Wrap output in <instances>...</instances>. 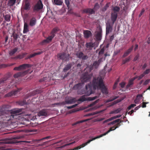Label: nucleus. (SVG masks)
<instances>
[{"mask_svg": "<svg viewBox=\"0 0 150 150\" xmlns=\"http://www.w3.org/2000/svg\"><path fill=\"white\" fill-rule=\"evenodd\" d=\"M85 89V91H82L81 92H79V91L78 92V94H79L82 95L85 94L84 95L81 96L78 100V101L83 102L86 101H92L98 98V97L97 96L93 97H86V96H89L93 93L92 86L91 83H88L86 85Z\"/></svg>", "mask_w": 150, "mask_h": 150, "instance_id": "obj_1", "label": "nucleus"}, {"mask_svg": "<svg viewBox=\"0 0 150 150\" xmlns=\"http://www.w3.org/2000/svg\"><path fill=\"white\" fill-rule=\"evenodd\" d=\"M92 86L94 89H100L102 92L105 94H108L107 89L103 82L101 76L94 77L92 81Z\"/></svg>", "mask_w": 150, "mask_h": 150, "instance_id": "obj_2", "label": "nucleus"}, {"mask_svg": "<svg viewBox=\"0 0 150 150\" xmlns=\"http://www.w3.org/2000/svg\"><path fill=\"white\" fill-rule=\"evenodd\" d=\"M11 106L8 104H5L0 107V118H3V120H5L4 117H6L7 116L5 115L8 113L10 111Z\"/></svg>", "mask_w": 150, "mask_h": 150, "instance_id": "obj_3", "label": "nucleus"}, {"mask_svg": "<svg viewBox=\"0 0 150 150\" xmlns=\"http://www.w3.org/2000/svg\"><path fill=\"white\" fill-rule=\"evenodd\" d=\"M120 123H117V124L111 127L110 129L108 130L106 132L104 133L103 134H101L99 136H97L96 137L93 138V140H95L97 139L100 138L108 134L109 132H110V131H112V130H114L116 129L117 128H118L120 125V123Z\"/></svg>", "mask_w": 150, "mask_h": 150, "instance_id": "obj_4", "label": "nucleus"}, {"mask_svg": "<svg viewBox=\"0 0 150 150\" xmlns=\"http://www.w3.org/2000/svg\"><path fill=\"white\" fill-rule=\"evenodd\" d=\"M69 54L65 52L59 53L57 55V57L58 58L64 61L69 60Z\"/></svg>", "mask_w": 150, "mask_h": 150, "instance_id": "obj_5", "label": "nucleus"}, {"mask_svg": "<svg viewBox=\"0 0 150 150\" xmlns=\"http://www.w3.org/2000/svg\"><path fill=\"white\" fill-rule=\"evenodd\" d=\"M91 78V76L89 74V72L85 71L82 75L81 76V81L86 82L89 81Z\"/></svg>", "mask_w": 150, "mask_h": 150, "instance_id": "obj_6", "label": "nucleus"}, {"mask_svg": "<svg viewBox=\"0 0 150 150\" xmlns=\"http://www.w3.org/2000/svg\"><path fill=\"white\" fill-rule=\"evenodd\" d=\"M33 66V65L25 64L19 66L18 67H16L13 69V70L15 71H20L21 70L25 69L27 68H30Z\"/></svg>", "mask_w": 150, "mask_h": 150, "instance_id": "obj_7", "label": "nucleus"}, {"mask_svg": "<svg viewBox=\"0 0 150 150\" xmlns=\"http://www.w3.org/2000/svg\"><path fill=\"white\" fill-rule=\"evenodd\" d=\"M74 102L75 99L72 98L62 102L55 103L53 105H54L61 106L65 105L66 104H71Z\"/></svg>", "mask_w": 150, "mask_h": 150, "instance_id": "obj_8", "label": "nucleus"}, {"mask_svg": "<svg viewBox=\"0 0 150 150\" xmlns=\"http://www.w3.org/2000/svg\"><path fill=\"white\" fill-rule=\"evenodd\" d=\"M22 108L15 109L10 112V113L13 115V118L17 115H21L22 113Z\"/></svg>", "mask_w": 150, "mask_h": 150, "instance_id": "obj_9", "label": "nucleus"}, {"mask_svg": "<svg viewBox=\"0 0 150 150\" xmlns=\"http://www.w3.org/2000/svg\"><path fill=\"white\" fill-rule=\"evenodd\" d=\"M22 89V88H18L17 90L12 91L5 95V97H11L15 96L19 93L20 91Z\"/></svg>", "mask_w": 150, "mask_h": 150, "instance_id": "obj_10", "label": "nucleus"}, {"mask_svg": "<svg viewBox=\"0 0 150 150\" xmlns=\"http://www.w3.org/2000/svg\"><path fill=\"white\" fill-rule=\"evenodd\" d=\"M43 5L41 2L40 1L38 2L34 6L33 10L34 11H38L42 9L43 8Z\"/></svg>", "mask_w": 150, "mask_h": 150, "instance_id": "obj_11", "label": "nucleus"}, {"mask_svg": "<svg viewBox=\"0 0 150 150\" xmlns=\"http://www.w3.org/2000/svg\"><path fill=\"white\" fill-rule=\"evenodd\" d=\"M96 44H97V43L96 42L93 43L91 42H87L86 43L85 46L88 50H91L93 48L95 47ZM97 45H98V44H97Z\"/></svg>", "mask_w": 150, "mask_h": 150, "instance_id": "obj_12", "label": "nucleus"}, {"mask_svg": "<svg viewBox=\"0 0 150 150\" xmlns=\"http://www.w3.org/2000/svg\"><path fill=\"white\" fill-rule=\"evenodd\" d=\"M112 25H111L110 23H108L106 24V35H108L111 32L112 30Z\"/></svg>", "mask_w": 150, "mask_h": 150, "instance_id": "obj_13", "label": "nucleus"}, {"mask_svg": "<svg viewBox=\"0 0 150 150\" xmlns=\"http://www.w3.org/2000/svg\"><path fill=\"white\" fill-rule=\"evenodd\" d=\"M52 39L49 36L46 39L43 40L40 43V45H44L51 42Z\"/></svg>", "mask_w": 150, "mask_h": 150, "instance_id": "obj_14", "label": "nucleus"}, {"mask_svg": "<svg viewBox=\"0 0 150 150\" xmlns=\"http://www.w3.org/2000/svg\"><path fill=\"white\" fill-rule=\"evenodd\" d=\"M102 30L101 28L99 29V31L97 32V33L95 35V38L97 41L101 40L102 36Z\"/></svg>", "mask_w": 150, "mask_h": 150, "instance_id": "obj_15", "label": "nucleus"}, {"mask_svg": "<svg viewBox=\"0 0 150 150\" xmlns=\"http://www.w3.org/2000/svg\"><path fill=\"white\" fill-rule=\"evenodd\" d=\"M37 23V20L35 17H32L29 20V24L31 27L35 26Z\"/></svg>", "mask_w": 150, "mask_h": 150, "instance_id": "obj_16", "label": "nucleus"}, {"mask_svg": "<svg viewBox=\"0 0 150 150\" xmlns=\"http://www.w3.org/2000/svg\"><path fill=\"white\" fill-rule=\"evenodd\" d=\"M117 16V13L116 12L112 13L111 14V20L112 21V24H113L116 20Z\"/></svg>", "mask_w": 150, "mask_h": 150, "instance_id": "obj_17", "label": "nucleus"}, {"mask_svg": "<svg viewBox=\"0 0 150 150\" xmlns=\"http://www.w3.org/2000/svg\"><path fill=\"white\" fill-rule=\"evenodd\" d=\"M59 29L58 27H55L53 28L51 33V35L49 36L52 39L54 37L55 34L59 30Z\"/></svg>", "mask_w": 150, "mask_h": 150, "instance_id": "obj_18", "label": "nucleus"}, {"mask_svg": "<svg viewBox=\"0 0 150 150\" xmlns=\"http://www.w3.org/2000/svg\"><path fill=\"white\" fill-rule=\"evenodd\" d=\"M99 64L96 61H94L93 64L90 66L89 72L93 70L94 68L97 69Z\"/></svg>", "mask_w": 150, "mask_h": 150, "instance_id": "obj_19", "label": "nucleus"}, {"mask_svg": "<svg viewBox=\"0 0 150 150\" xmlns=\"http://www.w3.org/2000/svg\"><path fill=\"white\" fill-rule=\"evenodd\" d=\"M82 13H89L91 14H94L95 12L92 9L87 8L83 9V10Z\"/></svg>", "mask_w": 150, "mask_h": 150, "instance_id": "obj_20", "label": "nucleus"}, {"mask_svg": "<svg viewBox=\"0 0 150 150\" xmlns=\"http://www.w3.org/2000/svg\"><path fill=\"white\" fill-rule=\"evenodd\" d=\"M83 85V83H78L77 84L75 85L73 88V89L74 90H78L79 92H80L79 90H80L82 88V86Z\"/></svg>", "mask_w": 150, "mask_h": 150, "instance_id": "obj_21", "label": "nucleus"}, {"mask_svg": "<svg viewBox=\"0 0 150 150\" xmlns=\"http://www.w3.org/2000/svg\"><path fill=\"white\" fill-rule=\"evenodd\" d=\"M47 112L45 110H42L40 111L38 114L39 116H47Z\"/></svg>", "mask_w": 150, "mask_h": 150, "instance_id": "obj_22", "label": "nucleus"}, {"mask_svg": "<svg viewBox=\"0 0 150 150\" xmlns=\"http://www.w3.org/2000/svg\"><path fill=\"white\" fill-rule=\"evenodd\" d=\"M26 73V71L19 72L14 75L13 76L15 78H17L18 77L24 76Z\"/></svg>", "mask_w": 150, "mask_h": 150, "instance_id": "obj_23", "label": "nucleus"}, {"mask_svg": "<svg viewBox=\"0 0 150 150\" xmlns=\"http://www.w3.org/2000/svg\"><path fill=\"white\" fill-rule=\"evenodd\" d=\"M72 66L71 63H69L67 64L65 67L64 68L63 71L64 72H66L67 71L69 70L71 68Z\"/></svg>", "mask_w": 150, "mask_h": 150, "instance_id": "obj_24", "label": "nucleus"}, {"mask_svg": "<svg viewBox=\"0 0 150 150\" xmlns=\"http://www.w3.org/2000/svg\"><path fill=\"white\" fill-rule=\"evenodd\" d=\"M30 8V3L28 1L25 0V3L24 6V8L25 10H29Z\"/></svg>", "mask_w": 150, "mask_h": 150, "instance_id": "obj_25", "label": "nucleus"}, {"mask_svg": "<svg viewBox=\"0 0 150 150\" xmlns=\"http://www.w3.org/2000/svg\"><path fill=\"white\" fill-rule=\"evenodd\" d=\"M28 25L27 23L24 22L23 33H25L29 31Z\"/></svg>", "mask_w": 150, "mask_h": 150, "instance_id": "obj_26", "label": "nucleus"}, {"mask_svg": "<svg viewBox=\"0 0 150 150\" xmlns=\"http://www.w3.org/2000/svg\"><path fill=\"white\" fill-rule=\"evenodd\" d=\"M84 37L88 38L92 34L90 31L89 30L84 31L83 33Z\"/></svg>", "mask_w": 150, "mask_h": 150, "instance_id": "obj_27", "label": "nucleus"}, {"mask_svg": "<svg viewBox=\"0 0 150 150\" xmlns=\"http://www.w3.org/2000/svg\"><path fill=\"white\" fill-rule=\"evenodd\" d=\"M8 78V77L6 76L0 79V87L3 86L5 81L7 80Z\"/></svg>", "mask_w": 150, "mask_h": 150, "instance_id": "obj_28", "label": "nucleus"}, {"mask_svg": "<svg viewBox=\"0 0 150 150\" xmlns=\"http://www.w3.org/2000/svg\"><path fill=\"white\" fill-rule=\"evenodd\" d=\"M54 3L57 5H62L63 2L62 0H53Z\"/></svg>", "mask_w": 150, "mask_h": 150, "instance_id": "obj_29", "label": "nucleus"}, {"mask_svg": "<svg viewBox=\"0 0 150 150\" xmlns=\"http://www.w3.org/2000/svg\"><path fill=\"white\" fill-rule=\"evenodd\" d=\"M16 0H9L8 2V6H11L14 5L16 3Z\"/></svg>", "mask_w": 150, "mask_h": 150, "instance_id": "obj_30", "label": "nucleus"}, {"mask_svg": "<svg viewBox=\"0 0 150 150\" xmlns=\"http://www.w3.org/2000/svg\"><path fill=\"white\" fill-rule=\"evenodd\" d=\"M26 54L27 53H23L21 54H20L18 55L15 58L16 59H21L24 58V57Z\"/></svg>", "mask_w": 150, "mask_h": 150, "instance_id": "obj_31", "label": "nucleus"}, {"mask_svg": "<svg viewBox=\"0 0 150 150\" xmlns=\"http://www.w3.org/2000/svg\"><path fill=\"white\" fill-rule=\"evenodd\" d=\"M15 63H11L9 64H0V68H5L7 67L11 66L13 65Z\"/></svg>", "mask_w": 150, "mask_h": 150, "instance_id": "obj_32", "label": "nucleus"}, {"mask_svg": "<svg viewBox=\"0 0 150 150\" xmlns=\"http://www.w3.org/2000/svg\"><path fill=\"white\" fill-rule=\"evenodd\" d=\"M5 20L7 22H9L10 21L11 18L10 14H6L4 16Z\"/></svg>", "mask_w": 150, "mask_h": 150, "instance_id": "obj_33", "label": "nucleus"}, {"mask_svg": "<svg viewBox=\"0 0 150 150\" xmlns=\"http://www.w3.org/2000/svg\"><path fill=\"white\" fill-rule=\"evenodd\" d=\"M131 47H130L127 51H126L124 53V54H123V55L122 56V57L123 58H124V57H126L127 56V55H128V54L131 52Z\"/></svg>", "mask_w": 150, "mask_h": 150, "instance_id": "obj_34", "label": "nucleus"}, {"mask_svg": "<svg viewBox=\"0 0 150 150\" xmlns=\"http://www.w3.org/2000/svg\"><path fill=\"white\" fill-rule=\"evenodd\" d=\"M18 49L17 48H15L11 50L9 53L10 56L13 55L18 50Z\"/></svg>", "mask_w": 150, "mask_h": 150, "instance_id": "obj_35", "label": "nucleus"}, {"mask_svg": "<svg viewBox=\"0 0 150 150\" xmlns=\"http://www.w3.org/2000/svg\"><path fill=\"white\" fill-rule=\"evenodd\" d=\"M121 110V109L120 108H118L110 112V114H117L120 112Z\"/></svg>", "mask_w": 150, "mask_h": 150, "instance_id": "obj_36", "label": "nucleus"}, {"mask_svg": "<svg viewBox=\"0 0 150 150\" xmlns=\"http://www.w3.org/2000/svg\"><path fill=\"white\" fill-rule=\"evenodd\" d=\"M75 54L77 57L81 59L82 56L83 55V54L82 52H79L76 53Z\"/></svg>", "mask_w": 150, "mask_h": 150, "instance_id": "obj_37", "label": "nucleus"}, {"mask_svg": "<svg viewBox=\"0 0 150 150\" xmlns=\"http://www.w3.org/2000/svg\"><path fill=\"white\" fill-rule=\"evenodd\" d=\"M13 37L14 38V41L17 40L18 37L19 36V35L16 34L15 32H14L12 34Z\"/></svg>", "mask_w": 150, "mask_h": 150, "instance_id": "obj_38", "label": "nucleus"}, {"mask_svg": "<svg viewBox=\"0 0 150 150\" xmlns=\"http://www.w3.org/2000/svg\"><path fill=\"white\" fill-rule=\"evenodd\" d=\"M144 76V75L143 74H141L140 76H138L137 77H136L134 78L133 79H132V82L136 78H137L138 79V80H139L141 79H142Z\"/></svg>", "mask_w": 150, "mask_h": 150, "instance_id": "obj_39", "label": "nucleus"}, {"mask_svg": "<svg viewBox=\"0 0 150 150\" xmlns=\"http://www.w3.org/2000/svg\"><path fill=\"white\" fill-rule=\"evenodd\" d=\"M112 10L114 11V12L117 13L120 11V8L118 6H115L113 8Z\"/></svg>", "mask_w": 150, "mask_h": 150, "instance_id": "obj_40", "label": "nucleus"}, {"mask_svg": "<svg viewBox=\"0 0 150 150\" xmlns=\"http://www.w3.org/2000/svg\"><path fill=\"white\" fill-rule=\"evenodd\" d=\"M17 103L21 106H23L26 104V102L25 100L20 101L17 102Z\"/></svg>", "mask_w": 150, "mask_h": 150, "instance_id": "obj_41", "label": "nucleus"}, {"mask_svg": "<svg viewBox=\"0 0 150 150\" xmlns=\"http://www.w3.org/2000/svg\"><path fill=\"white\" fill-rule=\"evenodd\" d=\"M120 119H117V120H114L112 122L108 124V125H114L116 123L120 121Z\"/></svg>", "mask_w": 150, "mask_h": 150, "instance_id": "obj_42", "label": "nucleus"}, {"mask_svg": "<svg viewBox=\"0 0 150 150\" xmlns=\"http://www.w3.org/2000/svg\"><path fill=\"white\" fill-rule=\"evenodd\" d=\"M118 98V96H114V97L113 98H110V99H108L107 101V102L108 103L110 102H111L114 100Z\"/></svg>", "mask_w": 150, "mask_h": 150, "instance_id": "obj_43", "label": "nucleus"}, {"mask_svg": "<svg viewBox=\"0 0 150 150\" xmlns=\"http://www.w3.org/2000/svg\"><path fill=\"white\" fill-rule=\"evenodd\" d=\"M108 7L109 4L108 3H107L106 4L105 6L103 8L102 11H105L108 9Z\"/></svg>", "mask_w": 150, "mask_h": 150, "instance_id": "obj_44", "label": "nucleus"}, {"mask_svg": "<svg viewBox=\"0 0 150 150\" xmlns=\"http://www.w3.org/2000/svg\"><path fill=\"white\" fill-rule=\"evenodd\" d=\"M150 72V69H146L145 71L143 73V74L145 76V75L148 74Z\"/></svg>", "mask_w": 150, "mask_h": 150, "instance_id": "obj_45", "label": "nucleus"}, {"mask_svg": "<svg viewBox=\"0 0 150 150\" xmlns=\"http://www.w3.org/2000/svg\"><path fill=\"white\" fill-rule=\"evenodd\" d=\"M65 3L67 5L68 7V9H69V5L70 4L69 0H65Z\"/></svg>", "mask_w": 150, "mask_h": 150, "instance_id": "obj_46", "label": "nucleus"}, {"mask_svg": "<svg viewBox=\"0 0 150 150\" xmlns=\"http://www.w3.org/2000/svg\"><path fill=\"white\" fill-rule=\"evenodd\" d=\"M130 59V57L127 58H126L125 60H124L123 61V64H125V63L129 61Z\"/></svg>", "mask_w": 150, "mask_h": 150, "instance_id": "obj_47", "label": "nucleus"}, {"mask_svg": "<svg viewBox=\"0 0 150 150\" xmlns=\"http://www.w3.org/2000/svg\"><path fill=\"white\" fill-rule=\"evenodd\" d=\"M98 100L95 101L93 102L92 103L89 105V106L90 107L93 106L95 105L96 103H98Z\"/></svg>", "mask_w": 150, "mask_h": 150, "instance_id": "obj_48", "label": "nucleus"}, {"mask_svg": "<svg viewBox=\"0 0 150 150\" xmlns=\"http://www.w3.org/2000/svg\"><path fill=\"white\" fill-rule=\"evenodd\" d=\"M104 49L103 48H102L100 51L99 52V54L100 55L103 54L104 53Z\"/></svg>", "mask_w": 150, "mask_h": 150, "instance_id": "obj_49", "label": "nucleus"}, {"mask_svg": "<svg viewBox=\"0 0 150 150\" xmlns=\"http://www.w3.org/2000/svg\"><path fill=\"white\" fill-rule=\"evenodd\" d=\"M77 105H78L77 104H75V105H73L71 106H68L67 107V108L68 109H70L71 108H72L75 107Z\"/></svg>", "mask_w": 150, "mask_h": 150, "instance_id": "obj_50", "label": "nucleus"}, {"mask_svg": "<svg viewBox=\"0 0 150 150\" xmlns=\"http://www.w3.org/2000/svg\"><path fill=\"white\" fill-rule=\"evenodd\" d=\"M125 84V83L124 82H122L120 83V85L122 88H124Z\"/></svg>", "mask_w": 150, "mask_h": 150, "instance_id": "obj_51", "label": "nucleus"}, {"mask_svg": "<svg viewBox=\"0 0 150 150\" xmlns=\"http://www.w3.org/2000/svg\"><path fill=\"white\" fill-rule=\"evenodd\" d=\"M36 56L35 53H34L33 54H31L28 56V58H30Z\"/></svg>", "mask_w": 150, "mask_h": 150, "instance_id": "obj_52", "label": "nucleus"}, {"mask_svg": "<svg viewBox=\"0 0 150 150\" xmlns=\"http://www.w3.org/2000/svg\"><path fill=\"white\" fill-rule=\"evenodd\" d=\"M112 120H112V117H110V118L108 119L107 120H105L103 122V123H106V122H108L109 121H111Z\"/></svg>", "mask_w": 150, "mask_h": 150, "instance_id": "obj_53", "label": "nucleus"}, {"mask_svg": "<svg viewBox=\"0 0 150 150\" xmlns=\"http://www.w3.org/2000/svg\"><path fill=\"white\" fill-rule=\"evenodd\" d=\"M52 137H51V136H47V137H44L43 138H42L40 140H43L44 139H52Z\"/></svg>", "mask_w": 150, "mask_h": 150, "instance_id": "obj_54", "label": "nucleus"}, {"mask_svg": "<svg viewBox=\"0 0 150 150\" xmlns=\"http://www.w3.org/2000/svg\"><path fill=\"white\" fill-rule=\"evenodd\" d=\"M122 116V115H118L115 116H114L112 117V120L114 119H115L117 118H119L120 117Z\"/></svg>", "mask_w": 150, "mask_h": 150, "instance_id": "obj_55", "label": "nucleus"}, {"mask_svg": "<svg viewBox=\"0 0 150 150\" xmlns=\"http://www.w3.org/2000/svg\"><path fill=\"white\" fill-rule=\"evenodd\" d=\"M87 120H81V121H77L75 123V124L76 125V124H77L78 123H82L84 122H86Z\"/></svg>", "mask_w": 150, "mask_h": 150, "instance_id": "obj_56", "label": "nucleus"}, {"mask_svg": "<svg viewBox=\"0 0 150 150\" xmlns=\"http://www.w3.org/2000/svg\"><path fill=\"white\" fill-rule=\"evenodd\" d=\"M99 6L98 4L97 3H96L94 7V9H97L99 8Z\"/></svg>", "mask_w": 150, "mask_h": 150, "instance_id": "obj_57", "label": "nucleus"}, {"mask_svg": "<svg viewBox=\"0 0 150 150\" xmlns=\"http://www.w3.org/2000/svg\"><path fill=\"white\" fill-rule=\"evenodd\" d=\"M88 58V57L86 55H83L81 59L82 60H86V59Z\"/></svg>", "mask_w": 150, "mask_h": 150, "instance_id": "obj_58", "label": "nucleus"}, {"mask_svg": "<svg viewBox=\"0 0 150 150\" xmlns=\"http://www.w3.org/2000/svg\"><path fill=\"white\" fill-rule=\"evenodd\" d=\"M103 58L102 57L100 58L99 59L98 61H96L100 64V63L103 61Z\"/></svg>", "mask_w": 150, "mask_h": 150, "instance_id": "obj_59", "label": "nucleus"}, {"mask_svg": "<svg viewBox=\"0 0 150 150\" xmlns=\"http://www.w3.org/2000/svg\"><path fill=\"white\" fill-rule=\"evenodd\" d=\"M139 57V54H137V55L134 58V59L133 60L134 61H136L138 59Z\"/></svg>", "mask_w": 150, "mask_h": 150, "instance_id": "obj_60", "label": "nucleus"}, {"mask_svg": "<svg viewBox=\"0 0 150 150\" xmlns=\"http://www.w3.org/2000/svg\"><path fill=\"white\" fill-rule=\"evenodd\" d=\"M131 85V79H130L129 80V82L128 84H127V88H128L129 87H130Z\"/></svg>", "mask_w": 150, "mask_h": 150, "instance_id": "obj_61", "label": "nucleus"}, {"mask_svg": "<svg viewBox=\"0 0 150 150\" xmlns=\"http://www.w3.org/2000/svg\"><path fill=\"white\" fill-rule=\"evenodd\" d=\"M150 81V79H147L146 80L144 83V85H146Z\"/></svg>", "mask_w": 150, "mask_h": 150, "instance_id": "obj_62", "label": "nucleus"}, {"mask_svg": "<svg viewBox=\"0 0 150 150\" xmlns=\"http://www.w3.org/2000/svg\"><path fill=\"white\" fill-rule=\"evenodd\" d=\"M144 9H143L139 15V17H140L142 15L143 13H144Z\"/></svg>", "mask_w": 150, "mask_h": 150, "instance_id": "obj_63", "label": "nucleus"}, {"mask_svg": "<svg viewBox=\"0 0 150 150\" xmlns=\"http://www.w3.org/2000/svg\"><path fill=\"white\" fill-rule=\"evenodd\" d=\"M142 103V107L143 108H144L146 107V103H145V102H143Z\"/></svg>", "mask_w": 150, "mask_h": 150, "instance_id": "obj_64", "label": "nucleus"}]
</instances>
